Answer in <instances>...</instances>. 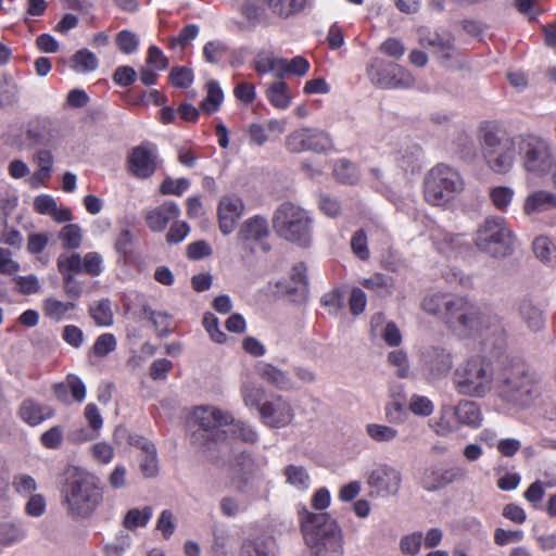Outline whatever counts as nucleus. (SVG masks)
<instances>
[{
  "instance_id": "6",
  "label": "nucleus",
  "mask_w": 556,
  "mask_h": 556,
  "mask_svg": "<svg viewBox=\"0 0 556 556\" xmlns=\"http://www.w3.org/2000/svg\"><path fill=\"white\" fill-rule=\"evenodd\" d=\"M495 377L492 362L483 355H473L459 364L453 375L458 394L481 399L491 392Z\"/></svg>"
},
{
  "instance_id": "25",
  "label": "nucleus",
  "mask_w": 556,
  "mask_h": 556,
  "mask_svg": "<svg viewBox=\"0 0 556 556\" xmlns=\"http://www.w3.org/2000/svg\"><path fill=\"white\" fill-rule=\"evenodd\" d=\"M457 424L465 425L470 428H478L482 422V414L476 402L463 400L456 406L450 407Z\"/></svg>"
},
{
  "instance_id": "59",
  "label": "nucleus",
  "mask_w": 556,
  "mask_h": 556,
  "mask_svg": "<svg viewBox=\"0 0 556 556\" xmlns=\"http://www.w3.org/2000/svg\"><path fill=\"white\" fill-rule=\"evenodd\" d=\"M16 85L5 76L0 77V108L13 104L16 101Z\"/></svg>"
},
{
  "instance_id": "33",
  "label": "nucleus",
  "mask_w": 556,
  "mask_h": 556,
  "mask_svg": "<svg viewBox=\"0 0 556 556\" xmlns=\"http://www.w3.org/2000/svg\"><path fill=\"white\" fill-rule=\"evenodd\" d=\"M266 97L269 103L279 110H286L291 104L289 87L282 79H279L268 86L266 89Z\"/></svg>"
},
{
  "instance_id": "17",
  "label": "nucleus",
  "mask_w": 556,
  "mask_h": 556,
  "mask_svg": "<svg viewBox=\"0 0 556 556\" xmlns=\"http://www.w3.org/2000/svg\"><path fill=\"white\" fill-rule=\"evenodd\" d=\"M367 482L379 495H395L400 490L402 476L395 468L381 465L369 473Z\"/></svg>"
},
{
  "instance_id": "45",
  "label": "nucleus",
  "mask_w": 556,
  "mask_h": 556,
  "mask_svg": "<svg viewBox=\"0 0 556 556\" xmlns=\"http://www.w3.org/2000/svg\"><path fill=\"white\" fill-rule=\"evenodd\" d=\"M433 242L440 253L452 256L462 248L463 237L459 235L440 233L433 236Z\"/></svg>"
},
{
  "instance_id": "48",
  "label": "nucleus",
  "mask_w": 556,
  "mask_h": 556,
  "mask_svg": "<svg viewBox=\"0 0 556 556\" xmlns=\"http://www.w3.org/2000/svg\"><path fill=\"white\" fill-rule=\"evenodd\" d=\"M59 237L65 250H76L81 245L83 233L77 224H67L62 227Z\"/></svg>"
},
{
  "instance_id": "41",
  "label": "nucleus",
  "mask_w": 556,
  "mask_h": 556,
  "mask_svg": "<svg viewBox=\"0 0 556 556\" xmlns=\"http://www.w3.org/2000/svg\"><path fill=\"white\" fill-rule=\"evenodd\" d=\"M153 516V509L151 506H144L142 509L131 508L127 511L124 517L123 526L134 531L139 527H146Z\"/></svg>"
},
{
  "instance_id": "13",
  "label": "nucleus",
  "mask_w": 556,
  "mask_h": 556,
  "mask_svg": "<svg viewBox=\"0 0 556 556\" xmlns=\"http://www.w3.org/2000/svg\"><path fill=\"white\" fill-rule=\"evenodd\" d=\"M233 421L231 414L218 408L197 407L189 421V428H200L211 433L215 443L226 440L227 431L223 427Z\"/></svg>"
},
{
  "instance_id": "34",
  "label": "nucleus",
  "mask_w": 556,
  "mask_h": 556,
  "mask_svg": "<svg viewBox=\"0 0 556 556\" xmlns=\"http://www.w3.org/2000/svg\"><path fill=\"white\" fill-rule=\"evenodd\" d=\"M308 0H266L273 14L288 18L303 11Z\"/></svg>"
},
{
  "instance_id": "15",
  "label": "nucleus",
  "mask_w": 556,
  "mask_h": 556,
  "mask_svg": "<svg viewBox=\"0 0 556 556\" xmlns=\"http://www.w3.org/2000/svg\"><path fill=\"white\" fill-rule=\"evenodd\" d=\"M127 167L139 179L150 178L157 168L156 147L144 141L132 148L127 156Z\"/></svg>"
},
{
  "instance_id": "56",
  "label": "nucleus",
  "mask_w": 556,
  "mask_h": 556,
  "mask_svg": "<svg viewBox=\"0 0 556 556\" xmlns=\"http://www.w3.org/2000/svg\"><path fill=\"white\" fill-rule=\"evenodd\" d=\"M190 187V180L188 178L173 179L167 177L163 180L160 186V192L162 194H174L182 195Z\"/></svg>"
},
{
  "instance_id": "10",
  "label": "nucleus",
  "mask_w": 556,
  "mask_h": 556,
  "mask_svg": "<svg viewBox=\"0 0 556 556\" xmlns=\"http://www.w3.org/2000/svg\"><path fill=\"white\" fill-rule=\"evenodd\" d=\"M367 75L370 83L380 89H409L415 85V77L409 71L380 58L369 62Z\"/></svg>"
},
{
  "instance_id": "61",
  "label": "nucleus",
  "mask_w": 556,
  "mask_h": 556,
  "mask_svg": "<svg viewBox=\"0 0 556 556\" xmlns=\"http://www.w3.org/2000/svg\"><path fill=\"white\" fill-rule=\"evenodd\" d=\"M457 150L463 160L472 162L478 156V148L475 140L468 135H462L457 138Z\"/></svg>"
},
{
  "instance_id": "11",
  "label": "nucleus",
  "mask_w": 556,
  "mask_h": 556,
  "mask_svg": "<svg viewBox=\"0 0 556 556\" xmlns=\"http://www.w3.org/2000/svg\"><path fill=\"white\" fill-rule=\"evenodd\" d=\"M517 153L520 155L523 168L529 173L545 174L553 165L549 146L538 136H519Z\"/></svg>"
},
{
  "instance_id": "62",
  "label": "nucleus",
  "mask_w": 556,
  "mask_h": 556,
  "mask_svg": "<svg viewBox=\"0 0 556 556\" xmlns=\"http://www.w3.org/2000/svg\"><path fill=\"white\" fill-rule=\"evenodd\" d=\"M422 544V533L413 532L403 536L400 541V548L404 555L415 556L419 553Z\"/></svg>"
},
{
  "instance_id": "42",
  "label": "nucleus",
  "mask_w": 556,
  "mask_h": 556,
  "mask_svg": "<svg viewBox=\"0 0 556 556\" xmlns=\"http://www.w3.org/2000/svg\"><path fill=\"white\" fill-rule=\"evenodd\" d=\"M308 70L309 63L302 55H296L291 60L280 59V73L277 74V78L282 79L286 74L304 76Z\"/></svg>"
},
{
  "instance_id": "29",
  "label": "nucleus",
  "mask_w": 556,
  "mask_h": 556,
  "mask_svg": "<svg viewBox=\"0 0 556 556\" xmlns=\"http://www.w3.org/2000/svg\"><path fill=\"white\" fill-rule=\"evenodd\" d=\"M256 372L264 381L279 390H288L291 388V379L288 375L271 364H258Z\"/></svg>"
},
{
  "instance_id": "35",
  "label": "nucleus",
  "mask_w": 556,
  "mask_h": 556,
  "mask_svg": "<svg viewBox=\"0 0 556 556\" xmlns=\"http://www.w3.org/2000/svg\"><path fill=\"white\" fill-rule=\"evenodd\" d=\"M283 476L288 484L298 491H306L311 484V477L305 467L299 465H288L283 469Z\"/></svg>"
},
{
  "instance_id": "55",
  "label": "nucleus",
  "mask_w": 556,
  "mask_h": 556,
  "mask_svg": "<svg viewBox=\"0 0 556 556\" xmlns=\"http://www.w3.org/2000/svg\"><path fill=\"white\" fill-rule=\"evenodd\" d=\"M386 419L390 424H403L407 418V412L403 402L399 400L391 401L384 406Z\"/></svg>"
},
{
  "instance_id": "24",
  "label": "nucleus",
  "mask_w": 556,
  "mask_h": 556,
  "mask_svg": "<svg viewBox=\"0 0 556 556\" xmlns=\"http://www.w3.org/2000/svg\"><path fill=\"white\" fill-rule=\"evenodd\" d=\"M269 236L268 222L261 215L247 219L238 232V239L243 244L260 242Z\"/></svg>"
},
{
  "instance_id": "39",
  "label": "nucleus",
  "mask_w": 556,
  "mask_h": 556,
  "mask_svg": "<svg viewBox=\"0 0 556 556\" xmlns=\"http://www.w3.org/2000/svg\"><path fill=\"white\" fill-rule=\"evenodd\" d=\"M207 93L201 102V109L207 113L213 114L219 110L224 100V92L216 80H210L206 84Z\"/></svg>"
},
{
  "instance_id": "28",
  "label": "nucleus",
  "mask_w": 556,
  "mask_h": 556,
  "mask_svg": "<svg viewBox=\"0 0 556 556\" xmlns=\"http://www.w3.org/2000/svg\"><path fill=\"white\" fill-rule=\"evenodd\" d=\"M18 415L22 420L29 426H37L43 420L51 418L53 412L50 407L43 406L31 399H27L23 401Z\"/></svg>"
},
{
  "instance_id": "14",
  "label": "nucleus",
  "mask_w": 556,
  "mask_h": 556,
  "mask_svg": "<svg viewBox=\"0 0 556 556\" xmlns=\"http://www.w3.org/2000/svg\"><path fill=\"white\" fill-rule=\"evenodd\" d=\"M286 148L291 153L312 151L320 154L332 148V141L326 131L305 127L296 129L286 137Z\"/></svg>"
},
{
  "instance_id": "18",
  "label": "nucleus",
  "mask_w": 556,
  "mask_h": 556,
  "mask_svg": "<svg viewBox=\"0 0 556 556\" xmlns=\"http://www.w3.org/2000/svg\"><path fill=\"white\" fill-rule=\"evenodd\" d=\"M425 368L432 378L445 377L453 367V357L450 351L442 346H430L422 353Z\"/></svg>"
},
{
  "instance_id": "53",
  "label": "nucleus",
  "mask_w": 556,
  "mask_h": 556,
  "mask_svg": "<svg viewBox=\"0 0 556 556\" xmlns=\"http://www.w3.org/2000/svg\"><path fill=\"white\" fill-rule=\"evenodd\" d=\"M12 486L21 496H30L37 490L36 480L27 473H17L13 476Z\"/></svg>"
},
{
  "instance_id": "32",
  "label": "nucleus",
  "mask_w": 556,
  "mask_h": 556,
  "mask_svg": "<svg viewBox=\"0 0 556 556\" xmlns=\"http://www.w3.org/2000/svg\"><path fill=\"white\" fill-rule=\"evenodd\" d=\"M455 296L445 295V294H432L426 296L421 302L422 309L431 315L438 316L442 315L445 323L448 317V305L450 302H453Z\"/></svg>"
},
{
  "instance_id": "52",
  "label": "nucleus",
  "mask_w": 556,
  "mask_h": 556,
  "mask_svg": "<svg viewBox=\"0 0 556 556\" xmlns=\"http://www.w3.org/2000/svg\"><path fill=\"white\" fill-rule=\"evenodd\" d=\"M168 79L175 88L187 89L192 85L194 76L192 70L187 66H174Z\"/></svg>"
},
{
  "instance_id": "23",
  "label": "nucleus",
  "mask_w": 556,
  "mask_h": 556,
  "mask_svg": "<svg viewBox=\"0 0 556 556\" xmlns=\"http://www.w3.org/2000/svg\"><path fill=\"white\" fill-rule=\"evenodd\" d=\"M26 135L34 144L52 146L56 140V128L49 118H36L29 123Z\"/></svg>"
},
{
  "instance_id": "58",
  "label": "nucleus",
  "mask_w": 556,
  "mask_h": 556,
  "mask_svg": "<svg viewBox=\"0 0 556 556\" xmlns=\"http://www.w3.org/2000/svg\"><path fill=\"white\" fill-rule=\"evenodd\" d=\"M116 45L123 53L131 54L138 50L139 38L135 33L124 29L117 34Z\"/></svg>"
},
{
  "instance_id": "16",
  "label": "nucleus",
  "mask_w": 556,
  "mask_h": 556,
  "mask_svg": "<svg viewBox=\"0 0 556 556\" xmlns=\"http://www.w3.org/2000/svg\"><path fill=\"white\" fill-rule=\"evenodd\" d=\"M261 421L269 428H285L294 418L290 402L281 395H273L260 407Z\"/></svg>"
},
{
  "instance_id": "47",
  "label": "nucleus",
  "mask_w": 556,
  "mask_h": 556,
  "mask_svg": "<svg viewBox=\"0 0 556 556\" xmlns=\"http://www.w3.org/2000/svg\"><path fill=\"white\" fill-rule=\"evenodd\" d=\"M72 60L73 68L77 72H93L99 65L97 55L86 48L78 50Z\"/></svg>"
},
{
  "instance_id": "27",
  "label": "nucleus",
  "mask_w": 556,
  "mask_h": 556,
  "mask_svg": "<svg viewBox=\"0 0 556 556\" xmlns=\"http://www.w3.org/2000/svg\"><path fill=\"white\" fill-rule=\"evenodd\" d=\"M424 152L420 146L410 144L401 149L396 154V164L405 174L419 173L422 167Z\"/></svg>"
},
{
  "instance_id": "7",
  "label": "nucleus",
  "mask_w": 556,
  "mask_h": 556,
  "mask_svg": "<svg viewBox=\"0 0 556 556\" xmlns=\"http://www.w3.org/2000/svg\"><path fill=\"white\" fill-rule=\"evenodd\" d=\"M273 227L282 239L301 248H308L313 237V219L302 207L291 203H281L274 213Z\"/></svg>"
},
{
  "instance_id": "40",
  "label": "nucleus",
  "mask_w": 556,
  "mask_h": 556,
  "mask_svg": "<svg viewBox=\"0 0 556 556\" xmlns=\"http://www.w3.org/2000/svg\"><path fill=\"white\" fill-rule=\"evenodd\" d=\"M89 314L94 320L96 325L100 327H110L113 325L114 315L109 299H102L90 305Z\"/></svg>"
},
{
  "instance_id": "43",
  "label": "nucleus",
  "mask_w": 556,
  "mask_h": 556,
  "mask_svg": "<svg viewBox=\"0 0 556 556\" xmlns=\"http://www.w3.org/2000/svg\"><path fill=\"white\" fill-rule=\"evenodd\" d=\"M84 415L94 434H86L85 430H80L78 439L83 441L93 440L97 438L99 430L103 426V418L99 408L93 403L87 404Z\"/></svg>"
},
{
  "instance_id": "1",
  "label": "nucleus",
  "mask_w": 556,
  "mask_h": 556,
  "mask_svg": "<svg viewBox=\"0 0 556 556\" xmlns=\"http://www.w3.org/2000/svg\"><path fill=\"white\" fill-rule=\"evenodd\" d=\"M447 327L460 338L481 337L486 349L501 355L507 346V331L503 318L466 296H455L447 304Z\"/></svg>"
},
{
  "instance_id": "57",
  "label": "nucleus",
  "mask_w": 556,
  "mask_h": 556,
  "mask_svg": "<svg viewBox=\"0 0 556 556\" xmlns=\"http://www.w3.org/2000/svg\"><path fill=\"white\" fill-rule=\"evenodd\" d=\"M388 362L391 366L396 367L399 378H407L409 375V363L407 354L403 350L391 351L388 355Z\"/></svg>"
},
{
  "instance_id": "22",
  "label": "nucleus",
  "mask_w": 556,
  "mask_h": 556,
  "mask_svg": "<svg viewBox=\"0 0 556 556\" xmlns=\"http://www.w3.org/2000/svg\"><path fill=\"white\" fill-rule=\"evenodd\" d=\"M180 215V208L174 201H166L154 210L148 212L146 222L148 227L154 231H163L167 224Z\"/></svg>"
},
{
  "instance_id": "63",
  "label": "nucleus",
  "mask_w": 556,
  "mask_h": 556,
  "mask_svg": "<svg viewBox=\"0 0 556 556\" xmlns=\"http://www.w3.org/2000/svg\"><path fill=\"white\" fill-rule=\"evenodd\" d=\"M116 349V339L112 333L99 336L92 346L93 353L99 357H104Z\"/></svg>"
},
{
  "instance_id": "20",
  "label": "nucleus",
  "mask_w": 556,
  "mask_h": 556,
  "mask_svg": "<svg viewBox=\"0 0 556 556\" xmlns=\"http://www.w3.org/2000/svg\"><path fill=\"white\" fill-rule=\"evenodd\" d=\"M464 477L465 471L460 468H428L422 473L421 486L430 492L438 491Z\"/></svg>"
},
{
  "instance_id": "44",
  "label": "nucleus",
  "mask_w": 556,
  "mask_h": 556,
  "mask_svg": "<svg viewBox=\"0 0 556 556\" xmlns=\"http://www.w3.org/2000/svg\"><path fill=\"white\" fill-rule=\"evenodd\" d=\"M363 286L375 291L380 296H388L392 293L393 280L391 277L377 273L364 279Z\"/></svg>"
},
{
  "instance_id": "8",
  "label": "nucleus",
  "mask_w": 556,
  "mask_h": 556,
  "mask_svg": "<svg viewBox=\"0 0 556 556\" xmlns=\"http://www.w3.org/2000/svg\"><path fill=\"white\" fill-rule=\"evenodd\" d=\"M516 238L502 216H488L475 235L477 249L495 258H504L515 251Z\"/></svg>"
},
{
  "instance_id": "26",
  "label": "nucleus",
  "mask_w": 556,
  "mask_h": 556,
  "mask_svg": "<svg viewBox=\"0 0 556 556\" xmlns=\"http://www.w3.org/2000/svg\"><path fill=\"white\" fill-rule=\"evenodd\" d=\"M419 42L424 47L432 48L433 52L444 61H448L452 58L454 40L450 34H424L420 36Z\"/></svg>"
},
{
  "instance_id": "46",
  "label": "nucleus",
  "mask_w": 556,
  "mask_h": 556,
  "mask_svg": "<svg viewBox=\"0 0 556 556\" xmlns=\"http://www.w3.org/2000/svg\"><path fill=\"white\" fill-rule=\"evenodd\" d=\"M265 389L262 387H257L253 383H244L241 387V395L244 402V405L249 408H256L260 412V407L264 403L263 400L265 397Z\"/></svg>"
},
{
  "instance_id": "30",
  "label": "nucleus",
  "mask_w": 556,
  "mask_h": 556,
  "mask_svg": "<svg viewBox=\"0 0 556 556\" xmlns=\"http://www.w3.org/2000/svg\"><path fill=\"white\" fill-rule=\"evenodd\" d=\"M27 531L22 521H0V545L11 546L22 542Z\"/></svg>"
},
{
  "instance_id": "36",
  "label": "nucleus",
  "mask_w": 556,
  "mask_h": 556,
  "mask_svg": "<svg viewBox=\"0 0 556 556\" xmlns=\"http://www.w3.org/2000/svg\"><path fill=\"white\" fill-rule=\"evenodd\" d=\"M256 469L255 462L251 454L241 452L235 457L232 471L233 475L241 480L242 484H247L253 477Z\"/></svg>"
},
{
  "instance_id": "38",
  "label": "nucleus",
  "mask_w": 556,
  "mask_h": 556,
  "mask_svg": "<svg viewBox=\"0 0 556 556\" xmlns=\"http://www.w3.org/2000/svg\"><path fill=\"white\" fill-rule=\"evenodd\" d=\"M532 250L536 258L549 265H556V247L548 237H536L532 243Z\"/></svg>"
},
{
  "instance_id": "49",
  "label": "nucleus",
  "mask_w": 556,
  "mask_h": 556,
  "mask_svg": "<svg viewBox=\"0 0 556 556\" xmlns=\"http://www.w3.org/2000/svg\"><path fill=\"white\" fill-rule=\"evenodd\" d=\"M254 70L258 74L275 72L280 73V59H276L271 52L261 51L254 60Z\"/></svg>"
},
{
  "instance_id": "37",
  "label": "nucleus",
  "mask_w": 556,
  "mask_h": 556,
  "mask_svg": "<svg viewBox=\"0 0 556 556\" xmlns=\"http://www.w3.org/2000/svg\"><path fill=\"white\" fill-rule=\"evenodd\" d=\"M142 316L143 318H148L152 323L157 337L165 338L169 336V314H167L166 312L153 311L150 305L144 304L142 305Z\"/></svg>"
},
{
  "instance_id": "4",
  "label": "nucleus",
  "mask_w": 556,
  "mask_h": 556,
  "mask_svg": "<svg viewBox=\"0 0 556 556\" xmlns=\"http://www.w3.org/2000/svg\"><path fill=\"white\" fill-rule=\"evenodd\" d=\"M477 139L482 157L495 174L511 170L518 148V137H510L496 121H483L477 128Z\"/></svg>"
},
{
  "instance_id": "31",
  "label": "nucleus",
  "mask_w": 556,
  "mask_h": 556,
  "mask_svg": "<svg viewBox=\"0 0 556 556\" xmlns=\"http://www.w3.org/2000/svg\"><path fill=\"white\" fill-rule=\"evenodd\" d=\"M556 206V197L548 191L540 190L528 195L525 202V213L543 212Z\"/></svg>"
},
{
  "instance_id": "54",
  "label": "nucleus",
  "mask_w": 556,
  "mask_h": 556,
  "mask_svg": "<svg viewBox=\"0 0 556 556\" xmlns=\"http://www.w3.org/2000/svg\"><path fill=\"white\" fill-rule=\"evenodd\" d=\"M228 426H231L230 431L235 438L241 439L249 444H254L258 441L257 432L250 425L233 419Z\"/></svg>"
},
{
  "instance_id": "21",
  "label": "nucleus",
  "mask_w": 556,
  "mask_h": 556,
  "mask_svg": "<svg viewBox=\"0 0 556 556\" xmlns=\"http://www.w3.org/2000/svg\"><path fill=\"white\" fill-rule=\"evenodd\" d=\"M516 307L521 319L530 330L540 331L544 327V313L541 304L536 303L531 295L520 298Z\"/></svg>"
},
{
  "instance_id": "60",
  "label": "nucleus",
  "mask_w": 556,
  "mask_h": 556,
  "mask_svg": "<svg viewBox=\"0 0 556 556\" xmlns=\"http://www.w3.org/2000/svg\"><path fill=\"white\" fill-rule=\"evenodd\" d=\"M203 327L208 332L211 339L216 343H224L227 334L219 329L218 318L212 313H205L203 316Z\"/></svg>"
},
{
  "instance_id": "51",
  "label": "nucleus",
  "mask_w": 556,
  "mask_h": 556,
  "mask_svg": "<svg viewBox=\"0 0 556 556\" xmlns=\"http://www.w3.org/2000/svg\"><path fill=\"white\" fill-rule=\"evenodd\" d=\"M492 204L502 212H505L514 198V190L510 187L497 186L490 189Z\"/></svg>"
},
{
  "instance_id": "2",
  "label": "nucleus",
  "mask_w": 556,
  "mask_h": 556,
  "mask_svg": "<svg viewBox=\"0 0 556 556\" xmlns=\"http://www.w3.org/2000/svg\"><path fill=\"white\" fill-rule=\"evenodd\" d=\"M60 484L62 505L74 520L90 518L103 502L100 478L81 467H67Z\"/></svg>"
},
{
  "instance_id": "64",
  "label": "nucleus",
  "mask_w": 556,
  "mask_h": 556,
  "mask_svg": "<svg viewBox=\"0 0 556 556\" xmlns=\"http://www.w3.org/2000/svg\"><path fill=\"white\" fill-rule=\"evenodd\" d=\"M320 303L328 307L330 313L338 314L344 306L343 292L340 289H333L321 296Z\"/></svg>"
},
{
  "instance_id": "5",
  "label": "nucleus",
  "mask_w": 556,
  "mask_h": 556,
  "mask_svg": "<svg viewBox=\"0 0 556 556\" xmlns=\"http://www.w3.org/2000/svg\"><path fill=\"white\" fill-rule=\"evenodd\" d=\"M301 530L313 556H343L341 528L327 513L299 511Z\"/></svg>"
},
{
  "instance_id": "3",
  "label": "nucleus",
  "mask_w": 556,
  "mask_h": 556,
  "mask_svg": "<svg viewBox=\"0 0 556 556\" xmlns=\"http://www.w3.org/2000/svg\"><path fill=\"white\" fill-rule=\"evenodd\" d=\"M495 383L500 399L515 406L529 407L541 395L540 380L519 357L502 358Z\"/></svg>"
},
{
  "instance_id": "12",
  "label": "nucleus",
  "mask_w": 556,
  "mask_h": 556,
  "mask_svg": "<svg viewBox=\"0 0 556 556\" xmlns=\"http://www.w3.org/2000/svg\"><path fill=\"white\" fill-rule=\"evenodd\" d=\"M102 263V256L98 252H88L84 257L76 252L71 255L61 254L56 260V266L62 276L63 288L77 280L75 275L99 276L103 270Z\"/></svg>"
},
{
  "instance_id": "19",
  "label": "nucleus",
  "mask_w": 556,
  "mask_h": 556,
  "mask_svg": "<svg viewBox=\"0 0 556 556\" xmlns=\"http://www.w3.org/2000/svg\"><path fill=\"white\" fill-rule=\"evenodd\" d=\"M244 204L242 200L235 195H226L220 199L218 204L219 229L224 235H229L235 230L236 223L242 215Z\"/></svg>"
},
{
  "instance_id": "50",
  "label": "nucleus",
  "mask_w": 556,
  "mask_h": 556,
  "mask_svg": "<svg viewBox=\"0 0 556 556\" xmlns=\"http://www.w3.org/2000/svg\"><path fill=\"white\" fill-rule=\"evenodd\" d=\"M368 437L378 443H388L397 437V430L386 425L368 424L366 426Z\"/></svg>"
},
{
  "instance_id": "9",
  "label": "nucleus",
  "mask_w": 556,
  "mask_h": 556,
  "mask_svg": "<svg viewBox=\"0 0 556 556\" xmlns=\"http://www.w3.org/2000/svg\"><path fill=\"white\" fill-rule=\"evenodd\" d=\"M464 189L460 174L445 164L432 167L424 180V194L428 203L442 206L454 200Z\"/></svg>"
}]
</instances>
